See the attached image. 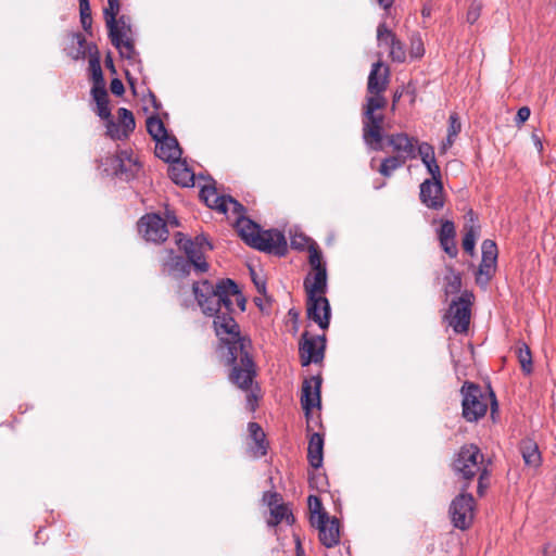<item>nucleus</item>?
Wrapping results in <instances>:
<instances>
[{
    "instance_id": "1",
    "label": "nucleus",
    "mask_w": 556,
    "mask_h": 556,
    "mask_svg": "<svg viewBox=\"0 0 556 556\" xmlns=\"http://www.w3.org/2000/svg\"><path fill=\"white\" fill-rule=\"evenodd\" d=\"M236 282L222 279L217 285L203 280L193 285V293L202 312L214 317L213 326L219 338L220 348L231 371L230 381L248 391L256 376L255 363L251 356L252 342L241 336L240 328L232 317V301L229 293H236Z\"/></svg>"
},
{
    "instance_id": "2",
    "label": "nucleus",
    "mask_w": 556,
    "mask_h": 556,
    "mask_svg": "<svg viewBox=\"0 0 556 556\" xmlns=\"http://www.w3.org/2000/svg\"><path fill=\"white\" fill-rule=\"evenodd\" d=\"M389 68L381 61L372 64L368 81L366 103L363 106L362 136L365 144L375 151L382 150L384 115L377 113L387 106L388 100L383 96L389 84Z\"/></svg>"
},
{
    "instance_id": "3",
    "label": "nucleus",
    "mask_w": 556,
    "mask_h": 556,
    "mask_svg": "<svg viewBox=\"0 0 556 556\" xmlns=\"http://www.w3.org/2000/svg\"><path fill=\"white\" fill-rule=\"evenodd\" d=\"M483 462L484 456L477 445L465 444L459 448L453 462V470L458 478L466 481L463 486L464 491L468 488L469 482L478 476V493L483 495L484 490L489 485L490 476Z\"/></svg>"
},
{
    "instance_id": "4",
    "label": "nucleus",
    "mask_w": 556,
    "mask_h": 556,
    "mask_svg": "<svg viewBox=\"0 0 556 556\" xmlns=\"http://www.w3.org/2000/svg\"><path fill=\"white\" fill-rule=\"evenodd\" d=\"M460 393L463 395V417L469 422L481 419L486 414L489 403H491L492 412L497 407L494 393H484L480 386L473 382L466 381Z\"/></svg>"
},
{
    "instance_id": "5",
    "label": "nucleus",
    "mask_w": 556,
    "mask_h": 556,
    "mask_svg": "<svg viewBox=\"0 0 556 556\" xmlns=\"http://www.w3.org/2000/svg\"><path fill=\"white\" fill-rule=\"evenodd\" d=\"M176 243L182 250L186 256L191 261L193 269L197 273H205L208 264L205 260V253L212 250V244L203 236H197L194 240L185 238L182 233L176 235Z\"/></svg>"
},
{
    "instance_id": "6",
    "label": "nucleus",
    "mask_w": 556,
    "mask_h": 556,
    "mask_svg": "<svg viewBox=\"0 0 556 556\" xmlns=\"http://www.w3.org/2000/svg\"><path fill=\"white\" fill-rule=\"evenodd\" d=\"M473 294L464 291L457 299L453 300L448 309V324L456 333H466L470 325L471 306Z\"/></svg>"
},
{
    "instance_id": "7",
    "label": "nucleus",
    "mask_w": 556,
    "mask_h": 556,
    "mask_svg": "<svg viewBox=\"0 0 556 556\" xmlns=\"http://www.w3.org/2000/svg\"><path fill=\"white\" fill-rule=\"evenodd\" d=\"M200 197L211 208L225 214L231 211L237 217L244 216L245 207L230 195H219L215 187L204 186Z\"/></svg>"
},
{
    "instance_id": "8",
    "label": "nucleus",
    "mask_w": 556,
    "mask_h": 556,
    "mask_svg": "<svg viewBox=\"0 0 556 556\" xmlns=\"http://www.w3.org/2000/svg\"><path fill=\"white\" fill-rule=\"evenodd\" d=\"M475 500L471 494L463 492L456 496L450 507L452 522L455 528L466 530L473 520Z\"/></svg>"
},
{
    "instance_id": "9",
    "label": "nucleus",
    "mask_w": 556,
    "mask_h": 556,
    "mask_svg": "<svg viewBox=\"0 0 556 556\" xmlns=\"http://www.w3.org/2000/svg\"><path fill=\"white\" fill-rule=\"evenodd\" d=\"M482 260L476 273V282L485 288L496 271L497 247L493 240L485 239L481 245Z\"/></svg>"
},
{
    "instance_id": "10",
    "label": "nucleus",
    "mask_w": 556,
    "mask_h": 556,
    "mask_svg": "<svg viewBox=\"0 0 556 556\" xmlns=\"http://www.w3.org/2000/svg\"><path fill=\"white\" fill-rule=\"evenodd\" d=\"M326 338L325 336L309 337L304 332L299 342V353L301 365L308 366L311 363L318 364L325 356Z\"/></svg>"
},
{
    "instance_id": "11",
    "label": "nucleus",
    "mask_w": 556,
    "mask_h": 556,
    "mask_svg": "<svg viewBox=\"0 0 556 556\" xmlns=\"http://www.w3.org/2000/svg\"><path fill=\"white\" fill-rule=\"evenodd\" d=\"M142 237L150 242L161 243L168 237L167 223L159 214H146L138 222Z\"/></svg>"
},
{
    "instance_id": "12",
    "label": "nucleus",
    "mask_w": 556,
    "mask_h": 556,
    "mask_svg": "<svg viewBox=\"0 0 556 556\" xmlns=\"http://www.w3.org/2000/svg\"><path fill=\"white\" fill-rule=\"evenodd\" d=\"M254 249L277 256L286 255L288 244L285 235L276 229L264 230L258 238L252 239Z\"/></svg>"
},
{
    "instance_id": "13",
    "label": "nucleus",
    "mask_w": 556,
    "mask_h": 556,
    "mask_svg": "<svg viewBox=\"0 0 556 556\" xmlns=\"http://www.w3.org/2000/svg\"><path fill=\"white\" fill-rule=\"evenodd\" d=\"M419 188V199L425 206L433 211H440L444 207L445 198L442 179H425Z\"/></svg>"
},
{
    "instance_id": "14",
    "label": "nucleus",
    "mask_w": 556,
    "mask_h": 556,
    "mask_svg": "<svg viewBox=\"0 0 556 556\" xmlns=\"http://www.w3.org/2000/svg\"><path fill=\"white\" fill-rule=\"evenodd\" d=\"M388 144L405 161L415 160L418 156V144L421 142L417 138L408 136L406 132H396L386 136Z\"/></svg>"
},
{
    "instance_id": "15",
    "label": "nucleus",
    "mask_w": 556,
    "mask_h": 556,
    "mask_svg": "<svg viewBox=\"0 0 556 556\" xmlns=\"http://www.w3.org/2000/svg\"><path fill=\"white\" fill-rule=\"evenodd\" d=\"M377 41L378 46H387L389 48V56L393 62L403 63L406 59L404 45L396 37V35L388 28L386 22H382L377 27Z\"/></svg>"
},
{
    "instance_id": "16",
    "label": "nucleus",
    "mask_w": 556,
    "mask_h": 556,
    "mask_svg": "<svg viewBox=\"0 0 556 556\" xmlns=\"http://www.w3.org/2000/svg\"><path fill=\"white\" fill-rule=\"evenodd\" d=\"M307 317L315 321L323 330L328 329L331 309L327 298L324 295H306Z\"/></svg>"
},
{
    "instance_id": "17",
    "label": "nucleus",
    "mask_w": 556,
    "mask_h": 556,
    "mask_svg": "<svg viewBox=\"0 0 556 556\" xmlns=\"http://www.w3.org/2000/svg\"><path fill=\"white\" fill-rule=\"evenodd\" d=\"M316 523L321 544L328 548L336 546L340 541L339 520L337 518L330 520L327 514H319Z\"/></svg>"
},
{
    "instance_id": "18",
    "label": "nucleus",
    "mask_w": 556,
    "mask_h": 556,
    "mask_svg": "<svg viewBox=\"0 0 556 556\" xmlns=\"http://www.w3.org/2000/svg\"><path fill=\"white\" fill-rule=\"evenodd\" d=\"M321 377L313 376L302 384L301 404L306 414L314 407L320 406Z\"/></svg>"
},
{
    "instance_id": "19",
    "label": "nucleus",
    "mask_w": 556,
    "mask_h": 556,
    "mask_svg": "<svg viewBox=\"0 0 556 556\" xmlns=\"http://www.w3.org/2000/svg\"><path fill=\"white\" fill-rule=\"evenodd\" d=\"M109 160H112L117 166V177L126 180L134 177L139 168V163L137 159L134 157L131 150H118L115 154L110 155Z\"/></svg>"
},
{
    "instance_id": "20",
    "label": "nucleus",
    "mask_w": 556,
    "mask_h": 556,
    "mask_svg": "<svg viewBox=\"0 0 556 556\" xmlns=\"http://www.w3.org/2000/svg\"><path fill=\"white\" fill-rule=\"evenodd\" d=\"M181 153L182 151L179 147V143L173 136L167 135L166 137L162 138L161 141H156L155 155L167 163L178 161L181 156Z\"/></svg>"
},
{
    "instance_id": "21",
    "label": "nucleus",
    "mask_w": 556,
    "mask_h": 556,
    "mask_svg": "<svg viewBox=\"0 0 556 556\" xmlns=\"http://www.w3.org/2000/svg\"><path fill=\"white\" fill-rule=\"evenodd\" d=\"M306 295H324L327 291V269L312 270L304 279Z\"/></svg>"
},
{
    "instance_id": "22",
    "label": "nucleus",
    "mask_w": 556,
    "mask_h": 556,
    "mask_svg": "<svg viewBox=\"0 0 556 556\" xmlns=\"http://www.w3.org/2000/svg\"><path fill=\"white\" fill-rule=\"evenodd\" d=\"M418 156H420L422 164L430 174V179H442L441 169L435 160L434 149L430 143L421 142L418 144Z\"/></svg>"
},
{
    "instance_id": "23",
    "label": "nucleus",
    "mask_w": 556,
    "mask_h": 556,
    "mask_svg": "<svg viewBox=\"0 0 556 556\" xmlns=\"http://www.w3.org/2000/svg\"><path fill=\"white\" fill-rule=\"evenodd\" d=\"M168 175L170 179L182 187H192L194 185V174L180 159L172 162Z\"/></svg>"
},
{
    "instance_id": "24",
    "label": "nucleus",
    "mask_w": 556,
    "mask_h": 556,
    "mask_svg": "<svg viewBox=\"0 0 556 556\" xmlns=\"http://www.w3.org/2000/svg\"><path fill=\"white\" fill-rule=\"evenodd\" d=\"M519 450L527 466L536 468L541 465V452L539 450L538 443L533 439L526 438L521 440Z\"/></svg>"
},
{
    "instance_id": "25",
    "label": "nucleus",
    "mask_w": 556,
    "mask_h": 556,
    "mask_svg": "<svg viewBox=\"0 0 556 556\" xmlns=\"http://www.w3.org/2000/svg\"><path fill=\"white\" fill-rule=\"evenodd\" d=\"M236 228L241 237V239L249 244L250 247L254 248V243L252 242V239L258 238L261 235V228L260 226L251 220L250 218L245 216L237 217L236 219Z\"/></svg>"
},
{
    "instance_id": "26",
    "label": "nucleus",
    "mask_w": 556,
    "mask_h": 556,
    "mask_svg": "<svg viewBox=\"0 0 556 556\" xmlns=\"http://www.w3.org/2000/svg\"><path fill=\"white\" fill-rule=\"evenodd\" d=\"M249 434L253 441V445L250 447L254 457L260 458L267 453L266 435L262 427L256 422H250L248 426Z\"/></svg>"
},
{
    "instance_id": "27",
    "label": "nucleus",
    "mask_w": 556,
    "mask_h": 556,
    "mask_svg": "<svg viewBox=\"0 0 556 556\" xmlns=\"http://www.w3.org/2000/svg\"><path fill=\"white\" fill-rule=\"evenodd\" d=\"M324 438L315 432L311 435L307 447V458L309 465L319 468L323 465Z\"/></svg>"
},
{
    "instance_id": "28",
    "label": "nucleus",
    "mask_w": 556,
    "mask_h": 556,
    "mask_svg": "<svg viewBox=\"0 0 556 556\" xmlns=\"http://www.w3.org/2000/svg\"><path fill=\"white\" fill-rule=\"evenodd\" d=\"M109 29V37L111 40L115 39H126L131 38V25L130 20L126 15L119 16V18H115V23L113 25L106 24Z\"/></svg>"
},
{
    "instance_id": "29",
    "label": "nucleus",
    "mask_w": 556,
    "mask_h": 556,
    "mask_svg": "<svg viewBox=\"0 0 556 556\" xmlns=\"http://www.w3.org/2000/svg\"><path fill=\"white\" fill-rule=\"evenodd\" d=\"M112 45L118 50L122 58L127 59L131 63L138 61L139 54L135 49L132 38L115 39L111 40Z\"/></svg>"
},
{
    "instance_id": "30",
    "label": "nucleus",
    "mask_w": 556,
    "mask_h": 556,
    "mask_svg": "<svg viewBox=\"0 0 556 556\" xmlns=\"http://www.w3.org/2000/svg\"><path fill=\"white\" fill-rule=\"evenodd\" d=\"M446 275L444 277L445 286L444 292L446 295L455 294L462 288V275L456 271L452 266H446Z\"/></svg>"
},
{
    "instance_id": "31",
    "label": "nucleus",
    "mask_w": 556,
    "mask_h": 556,
    "mask_svg": "<svg viewBox=\"0 0 556 556\" xmlns=\"http://www.w3.org/2000/svg\"><path fill=\"white\" fill-rule=\"evenodd\" d=\"M516 354H517V358L519 361L522 371L526 375L531 374L532 369H533V364H532V354H531L529 346L525 343H519L516 346Z\"/></svg>"
},
{
    "instance_id": "32",
    "label": "nucleus",
    "mask_w": 556,
    "mask_h": 556,
    "mask_svg": "<svg viewBox=\"0 0 556 556\" xmlns=\"http://www.w3.org/2000/svg\"><path fill=\"white\" fill-rule=\"evenodd\" d=\"M407 161L403 160L399 155H391L382 160L379 173L384 177H390L394 170L405 165Z\"/></svg>"
},
{
    "instance_id": "33",
    "label": "nucleus",
    "mask_w": 556,
    "mask_h": 556,
    "mask_svg": "<svg viewBox=\"0 0 556 556\" xmlns=\"http://www.w3.org/2000/svg\"><path fill=\"white\" fill-rule=\"evenodd\" d=\"M282 520H286L288 523L293 520L292 514L283 503L270 509V519L267 521V523L270 527H275Z\"/></svg>"
},
{
    "instance_id": "34",
    "label": "nucleus",
    "mask_w": 556,
    "mask_h": 556,
    "mask_svg": "<svg viewBox=\"0 0 556 556\" xmlns=\"http://www.w3.org/2000/svg\"><path fill=\"white\" fill-rule=\"evenodd\" d=\"M147 130L155 141H161L168 135L163 122L157 116H150L147 119Z\"/></svg>"
},
{
    "instance_id": "35",
    "label": "nucleus",
    "mask_w": 556,
    "mask_h": 556,
    "mask_svg": "<svg viewBox=\"0 0 556 556\" xmlns=\"http://www.w3.org/2000/svg\"><path fill=\"white\" fill-rule=\"evenodd\" d=\"M308 262L312 270H317V268H326V264L323 262L321 251L313 241L308 244Z\"/></svg>"
},
{
    "instance_id": "36",
    "label": "nucleus",
    "mask_w": 556,
    "mask_h": 556,
    "mask_svg": "<svg viewBox=\"0 0 556 556\" xmlns=\"http://www.w3.org/2000/svg\"><path fill=\"white\" fill-rule=\"evenodd\" d=\"M193 268L191 261L188 257L175 256L172 260L170 269L177 273L179 276L184 277L190 273V269Z\"/></svg>"
},
{
    "instance_id": "37",
    "label": "nucleus",
    "mask_w": 556,
    "mask_h": 556,
    "mask_svg": "<svg viewBox=\"0 0 556 556\" xmlns=\"http://www.w3.org/2000/svg\"><path fill=\"white\" fill-rule=\"evenodd\" d=\"M118 119L121 126L129 135L136 127L135 117L131 111L126 108L118 109Z\"/></svg>"
},
{
    "instance_id": "38",
    "label": "nucleus",
    "mask_w": 556,
    "mask_h": 556,
    "mask_svg": "<svg viewBox=\"0 0 556 556\" xmlns=\"http://www.w3.org/2000/svg\"><path fill=\"white\" fill-rule=\"evenodd\" d=\"M106 134L114 140H124L129 136L119 124L112 119V117L106 119Z\"/></svg>"
},
{
    "instance_id": "39",
    "label": "nucleus",
    "mask_w": 556,
    "mask_h": 556,
    "mask_svg": "<svg viewBox=\"0 0 556 556\" xmlns=\"http://www.w3.org/2000/svg\"><path fill=\"white\" fill-rule=\"evenodd\" d=\"M478 236V229L475 226H470L466 229L463 238V249L465 252L472 254L476 245V238Z\"/></svg>"
},
{
    "instance_id": "40",
    "label": "nucleus",
    "mask_w": 556,
    "mask_h": 556,
    "mask_svg": "<svg viewBox=\"0 0 556 556\" xmlns=\"http://www.w3.org/2000/svg\"><path fill=\"white\" fill-rule=\"evenodd\" d=\"M80 21L85 30L91 28V10L89 0H79Z\"/></svg>"
},
{
    "instance_id": "41",
    "label": "nucleus",
    "mask_w": 556,
    "mask_h": 556,
    "mask_svg": "<svg viewBox=\"0 0 556 556\" xmlns=\"http://www.w3.org/2000/svg\"><path fill=\"white\" fill-rule=\"evenodd\" d=\"M119 2L118 0H108V7L104 9V18L106 24L113 25L115 23V18L119 13Z\"/></svg>"
},
{
    "instance_id": "42",
    "label": "nucleus",
    "mask_w": 556,
    "mask_h": 556,
    "mask_svg": "<svg viewBox=\"0 0 556 556\" xmlns=\"http://www.w3.org/2000/svg\"><path fill=\"white\" fill-rule=\"evenodd\" d=\"M456 229L455 225L452 220H444L441 224V228L439 230V240H451L455 239Z\"/></svg>"
},
{
    "instance_id": "43",
    "label": "nucleus",
    "mask_w": 556,
    "mask_h": 556,
    "mask_svg": "<svg viewBox=\"0 0 556 556\" xmlns=\"http://www.w3.org/2000/svg\"><path fill=\"white\" fill-rule=\"evenodd\" d=\"M93 85L104 84L103 73L99 60L91 59L89 62Z\"/></svg>"
},
{
    "instance_id": "44",
    "label": "nucleus",
    "mask_w": 556,
    "mask_h": 556,
    "mask_svg": "<svg viewBox=\"0 0 556 556\" xmlns=\"http://www.w3.org/2000/svg\"><path fill=\"white\" fill-rule=\"evenodd\" d=\"M482 10V3L480 1H472L468 8L467 14H466V21L469 24H473L477 22V20L480 17Z\"/></svg>"
},
{
    "instance_id": "45",
    "label": "nucleus",
    "mask_w": 556,
    "mask_h": 556,
    "mask_svg": "<svg viewBox=\"0 0 556 556\" xmlns=\"http://www.w3.org/2000/svg\"><path fill=\"white\" fill-rule=\"evenodd\" d=\"M460 130H462V123L459 121L458 114L452 113L448 117L447 135H450L451 138L457 137L458 134L460 132Z\"/></svg>"
},
{
    "instance_id": "46",
    "label": "nucleus",
    "mask_w": 556,
    "mask_h": 556,
    "mask_svg": "<svg viewBox=\"0 0 556 556\" xmlns=\"http://www.w3.org/2000/svg\"><path fill=\"white\" fill-rule=\"evenodd\" d=\"M308 506L312 513V523H315L314 516L317 515V518L319 517V514H326L323 511V504L318 496L316 495H309L308 496Z\"/></svg>"
},
{
    "instance_id": "47",
    "label": "nucleus",
    "mask_w": 556,
    "mask_h": 556,
    "mask_svg": "<svg viewBox=\"0 0 556 556\" xmlns=\"http://www.w3.org/2000/svg\"><path fill=\"white\" fill-rule=\"evenodd\" d=\"M263 502L271 509L275 506L282 504V497L277 492H265L263 495Z\"/></svg>"
},
{
    "instance_id": "48",
    "label": "nucleus",
    "mask_w": 556,
    "mask_h": 556,
    "mask_svg": "<svg viewBox=\"0 0 556 556\" xmlns=\"http://www.w3.org/2000/svg\"><path fill=\"white\" fill-rule=\"evenodd\" d=\"M91 94L93 100L97 102L105 101L109 99L108 91L105 89V84L102 85H93L91 89Z\"/></svg>"
},
{
    "instance_id": "49",
    "label": "nucleus",
    "mask_w": 556,
    "mask_h": 556,
    "mask_svg": "<svg viewBox=\"0 0 556 556\" xmlns=\"http://www.w3.org/2000/svg\"><path fill=\"white\" fill-rule=\"evenodd\" d=\"M309 239L303 235H294L291 237V248L295 250H303L308 248Z\"/></svg>"
},
{
    "instance_id": "50",
    "label": "nucleus",
    "mask_w": 556,
    "mask_h": 556,
    "mask_svg": "<svg viewBox=\"0 0 556 556\" xmlns=\"http://www.w3.org/2000/svg\"><path fill=\"white\" fill-rule=\"evenodd\" d=\"M440 245L448 256L456 257L458 251L455 239L440 240Z\"/></svg>"
},
{
    "instance_id": "51",
    "label": "nucleus",
    "mask_w": 556,
    "mask_h": 556,
    "mask_svg": "<svg viewBox=\"0 0 556 556\" xmlns=\"http://www.w3.org/2000/svg\"><path fill=\"white\" fill-rule=\"evenodd\" d=\"M109 156H105L101 160L100 166L103 167V172L109 176H117L116 165L112 160H109Z\"/></svg>"
},
{
    "instance_id": "52",
    "label": "nucleus",
    "mask_w": 556,
    "mask_h": 556,
    "mask_svg": "<svg viewBox=\"0 0 556 556\" xmlns=\"http://www.w3.org/2000/svg\"><path fill=\"white\" fill-rule=\"evenodd\" d=\"M96 112L99 115V117H101L102 119L106 121L110 117H112L111 110L109 108V99L105 101L97 102Z\"/></svg>"
},
{
    "instance_id": "53",
    "label": "nucleus",
    "mask_w": 556,
    "mask_h": 556,
    "mask_svg": "<svg viewBox=\"0 0 556 556\" xmlns=\"http://www.w3.org/2000/svg\"><path fill=\"white\" fill-rule=\"evenodd\" d=\"M236 293H229V299L233 302L236 301L237 305L240 307L241 311L245 309V299L240 292L238 286L236 285L235 288Z\"/></svg>"
},
{
    "instance_id": "54",
    "label": "nucleus",
    "mask_w": 556,
    "mask_h": 556,
    "mask_svg": "<svg viewBox=\"0 0 556 556\" xmlns=\"http://www.w3.org/2000/svg\"><path fill=\"white\" fill-rule=\"evenodd\" d=\"M530 109L528 106H522L517 111L515 122L517 125L523 124L530 117Z\"/></svg>"
},
{
    "instance_id": "55",
    "label": "nucleus",
    "mask_w": 556,
    "mask_h": 556,
    "mask_svg": "<svg viewBox=\"0 0 556 556\" xmlns=\"http://www.w3.org/2000/svg\"><path fill=\"white\" fill-rule=\"evenodd\" d=\"M110 89L115 96H122L125 92L124 85L119 78H113L111 80Z\"/></svg>"
},
{
    "instance_id": "56",
    "label": "nucleus",
    "mask_w": 556,
    "mask_h": 556,
    "mask_svg": "<svg viewBox=\"0 0 556 556\" xmlns=\"http://www.w3.org/2000/svg\"><path fill=\"white\" fill-rule=\"evenodd\" d=\"M425 52V49H424V46H422V42L420 39H418L417 41H413L412 43V54L416 58H419L424 54Z\"/></svg>"
},
{
    "instance_id": "57",
    "label": "nucleus",
    "mask_w": 556,
    "mask_h": 556,
    "mask_svg": "<svg viewBox=\"0 0 556 556\" xmlns=\"http://www.w3.org/2000/svg\"><path fill=\"white\" fill-rule=\"evenodd\" d=\"M455 139L456 137L451 138L450 135H447L446 140L442 142V150L446 151L447 149H450L453 146Z\"/></svg>"
},
{
    "instance_id": "58",
    "label": "nucleus",
    "mask_w": 556,
    "mask_h": 556,
    "mask_svg": "<svg viewBox=\"0 0 556 556\" xmlns=\"http://www.w3.org/2000/svg\"><path fill=\"white\" fill-rule=\"evenodd\" d=\"M394 0H378V3L387 11L389 10L392 4H393Z\"/></svg>"
},
{
    "instance_id": "59",
    "label": "nucleus",
    "mask_w": 556,
    "mask_h": 556,
    "mask_svg": "<svg viewBox=\"0 0 556 556\" xmlns=\"http://www.w3.org/2000/svg\"><path fill=\"white\" fill-rule=\"evenodd\" d=\"M253 281H254V283L256 286L257 291L260 293H264L265 292V282L264 281L260 282L258 280H256L255 277H253Z\"/></svg>"
},
{
    "instance_id": "60",
    "label": "nucleus",
    "mask_w": 556,
    "mask_h": 556,
    "mask_svg": "<svg viewBox=\"0 0 556 556\" xmlns=\"http://www.w3.org/2000/svg\"><path fill=\"white\" fill-rule=\"evenodd\" d=\"M74 38L76 39V41H77V43H78V46H79L80 48H84V47H85V45H86V39H85V37H84L81 34H76V35L74 36Z\"/></svg>"
},
{
    "instance_id": "61",
    "label": "nucleus",
    "mask_w": 556,
    "mask_h": 556,
    "mask_svg": "<svg viewBox=\"0 0 556 556\" xmlns=\"http://www.w3.org/2000/svg\"><path fill=\"white\" fill-rule=\"evenodd\" d=\"M167 224H169L172 227H178L179 226V222L177 219L176 216H167Z\"/></svg>"
},
{
    "instance_id": "62",
    "label": "nucleus",
    "mask_w": 556,
    "mask_h": 556,
    "mask_svg": "<svg viewBox=\"0 0 556 556\" xmlns=\"http://www.w3.org/2000/svg\"><path fill=\"white\" fill-rule=\"evenodd\" d=\"M296 556H304V551L299 539H296Z\"/></svg>"
},
{
    "instance_id": "63",
    "label": "nucleus",
    "mask_w": 556,
    "mask_h": 556,
    "mask_svg": "<svg viewBox=\"0 0 556 556\" xmlns=\"http://www.w3.org/2000/svg\"><path fill=\"white\" fill-rule=\"evenodd\" d=\"M401 97H402V93H401V92H395V93H394V97H393V106H392V109H393V110H394V108H395V103L401 99Z\"/></svg>"
},
{
    "instance_id": "64",
    "label": "nucleus",
    "mask_w": 556,
    "mask_h": 556,
    "mask_svg": "<svg viewBox=\"0 0 556 556\" xmlns=\"http://www.w3.org/2000/svg\"><path fill=\"white\" fill-rule=\"evenodd\" d=\"M421 13L424 17H429L431 14V10L429 8H424Z\"/></svg>"
}]
</instances>
